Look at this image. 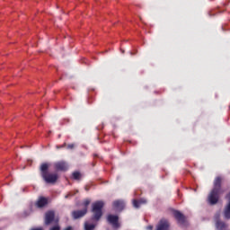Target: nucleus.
Wrapping results in <instances>:
<instances>
[{
    "instance_id": "1",
    "label": "nucleus",
    "mask_w": 230,
    "mask_h": 230,
    "mask_svg": "<svg viewBox=\"0 0 230 230\" xmlns=\"http://www.w3.org/2000/svg\"><path fill=\"white\" fill-rule=\"evenodd\" d=\"M222 193H224V190H222V178L217 177L214 181V188L208 198L211 206H215V204L218 202V199H220V195H222Z\"/></svg>"
},
{
    "instance_id": "2",
    "label": "nucleus",
    "mask_w": 230,
    "mask_h": 230,
    "mask_svg": "<svg viewBox=\"0 0 230 230\" xmlns=\"http://www.w3.org/2000/svg\"><path fill=\"white\" fill-rule=\"evenodd\" d=\"M49 169V164H42L40 165L41 177L45 181V182H47V184H55V182H57V181L58 180V174L48 172Z\"/></svg>"
},
{
    "instance_id": "3",
    "label": "nucleus",
    "mask_w": 230,
    "mask_h": 230,
    "mask_svg": "<svg viewBox=\"0 0 230 230\" xmlns=\"http://www.w3.org/2000/svg\"><path fill=\"white\" fill-rule=\"evenodd\" d=\"M105 203L102 200L95 201L93 203L92 211L93 213V220H100V218H102V216L103 215L102 209H103Z\"/></svg>"
},
{
    "instance_id": "4",
    "label": "nucleus",
    "mask_w": 230,
    "mask_h": 230,
    "mask_svg": "<svg viewBox=\"0 0 230 230\" xmlns=\"http://www.w3.org/2000/svg\"><path fill=\"white\" fill-rule=\"evenodd\" d=\"M172 215H173L174 218H176L179 225H181L182 226H186V217H184V215L182 213H181V211L174 210L172 212Z\"/></svg>"
},
{
    "instance_id": "5",
    "label": "nucleus",
    "mask_w": 230,
    "mask_h": 230,
    "mask_svg": "<svg viewBox=\"0 0 230 230\" xmlns=\"http://www.w3.org/2000/svg\"><path fill=\"white\" fill-rule=\"evenodd\" d=\"M216 220V227L218 230H224L227 227V225H226L224 222L220 221V212H217L215 216Z\"/></svg>"
},
{
    "instance_id": "6",
    "label": "nucleus",
    "mask_w": 230,
    "mask_h": 230,
    "mask_svg": "<svg viewBox=\"0 0 230 230\" xmlns=\"http://www.w3.org/2000/svg\"><path fill=\"white\" fill-rule=\"evenodd\" d=\"M107 220L110 224H111L114 229H118L119 227V223H118V220H119L118 216L110 215L108 216Z\"/></svg>"
},
{
    "instance_id": "7",
    "label": "nucleus",
    "mask_w": 230,
    "mask_h": 230,
    "mask_svg": "<svg viewBox=\"0 0 230 230\" xmlns=\"http://www.w3.org/2000/svg\"><path fill=\"white\" fill-rule=\"evenodd\" d=\"M156 230H170V223L166 219H161L156 226Z\"/></svg>"
},
{
    "instance_id": "8",
    "label": "nucleus",
    "mask_w": 230,
    "mask_h": 230,
    "mask_svg": "<svg viewBox=\"0 0 230 230\" xmlns=\"http://www.w3.org/2000/svg\"><path fill=\"white\" fill-rule=\"evenodd\" d=\"M87 215V208H84L83 210H75L72 212V217L75 220L78 218H82V217H85Z\"/></svg>"
},
{
    "instance_id": "9",
    "label": "nucleus",
    "mask_w": 230,
    "mask_h": 230,
    "mask_svg": "<svg viewBox=\"0 0 230 230\" xmlns=\"http://www.w3.org/2000/svg\"><path fill=\"white\" fill-rule=\"evenodd\" d=\"M55 220V212L54 211H49L45 215V225L49 226L51 222Z\"/></svg>"
},
{
    "instance_id": "10",
    "label": "nucleus",
    "mask_w": 230,
    "mask_h": 230,
    "mask_svg": "<svg viewBox=\"0 0 230 230\" xmlns=\"http://www.w3.org/2000/svg\"><path fill=\"white\" fill-rule=\"evenodd\" d=\"M55 168L59 172H66L69 168V165L66 162H58L55 164Z\"/></svg>"
},
{
    "instance_id": "11",
    "label": "nucleus",
    "mask_w": 230,
    "mask_h": 230,
    "mask_svg": "<svg viewBox=\"0 0 230 230\" xmlns=\"http://www.w3.org/2000/svg\"><path fill=\"white\" fill-rule=\"evenodd\" d=\"M226 199H228V204L225 208L224 211V217L226 220H229L230 218V192L227 194Z\"/></svg>"
},
{
    "instance_id": "12",
    "label": "nucleus",
    "mask_w": 230,
    "mask_h": 230,
    "mask_svg": "<svg viewBox=\"0 0 230 230\" xmlns=\"http://www.w3.org/2000/svg\"><path fill=\"white\" fill-rule=\"evenodd\" d=\"M113 208L116 211H122L123 208H125V202L122 200H116L113 202Z\"/></svg>"
},
{
    "instance_id": "13",
    "label": "nucleus",
    "mask_w": 230,
    "mask_h": 230,
    "mask_svg": "<svg viewBox=\"0 0 230 230\" xmlns=\"http://www.w3.org/2000/svg\"><path fill=\"white\" fill-rule=\"evenodd\" d=\"M141 204H146V199H141L140 200L133 199V206L136 208V209L139 208Z\"/></svg>"
},
{
    "instance_id": "14",
    "label": "nucleus",
    "mask_w": 230,
    "mask_h": 230,
    "mask_svg": "<svg viewBox=\"0 0 230 230\" xmlns=\"http://www.w3.org/2000/svg\"><path fill=\"white\" fill-rule=\"evenodd\" d=\"M48 204V199L46 198H40L38 202L36 203V206L38 208H44Z\"/></svg>"
},
{
    "instance_id": "15",
    "label": "nucleus",
    "mask_w": 230,
    "mask_h": 230,
    "mask_svg": "<svg viewBox=\"0 0 230 230\" xmlns=\"http://www.w3.org/2000/svg\"><path fill=\"white\" fill-rule=\"evenodd\" d=\"M96 227L94 224H89V223H84V229L85 230H93Z\"/></svg>"
},
{
    "instance_id": "16",
    "label": "nucleus",
    "mask_w": 230,
    "mask_h": 230,
    "mask_svg": "<svg viewBox=\"0 0 230 230\" xmlns=\"http://www.w3.org/2000/svg\"><path fill=\"white\" fill-rule=\"evenodd\" d=\"M80 177H82V174H80L79 172H75L73 173V179H75V181H78Z\"/></svg>"
},
{
    "instance_id": "17",
    "label": "nucleus",
    "mask_w": 230,
    "mask_h": 230,
    "mask_svg": "<svg viewBox=\"0 0 230 230\" xmlns=\"http://www.w3.org/2000/svg\"><path fill=\"white\" fill-rule=\"evenodd\" d=\"M91 204V199H85L83 203V205L84 206V209L87 210V206H89Z\"/></svg>"
},
{
    "instance_id": "18",
    "label": "nucleus",
    "mask_w": 230,
    "mask_h": 230,
    "mask_svg": "<svg viewBox=\"0 0 230 230\" xmlns=\"http://www.w3.org/2000/svg\"><path fill=\"white\" fill-rule=\"evenodd\" d=\"M76 193H78V190H76L75 193L70 192L67 195L65 196L66 199H69V197H73L74 195H75Z\"/></svg>"
},
{
    "instance_id": "19",
    "label": "nucleus",
    "mask_w": 230,
    "mask_h": 230,
    "mask_svg": "<svg viewBox=\"0 0 230 230\" xmlns=\"http://www.w3.org/2000/svg\"><path fill=\"white\" fill-rule=\"evenodd\" d=\"M67 148L73 149V148H75V145H74V144H69V145L67 146Z\"/></svg>"
},
{
    "instance_id": "20",
    "label": "nucleus",
    "mask_w": 230,
    "mask_h": 230,
    "mask_svg": "<svg viewBox=\"0 0 230 230\" xmlns=\"http://www.w3.org/2000/svg\"><path fill=\"white\" fill-rule=\"evenodd\" d=\"M146 229H147V230H152V229H154V226H149L146 227Z\"/></svg>"
},
{
    "instance_id": "21",
    "label": "nucleus",
    "mask_w": 230,
    "mask_h": 230,
    "mask_svg": "<svg viewBox=\"0 0 230 230\" xmlns=\"http://www.w3.org/2000/svg\"><path fill=\"white\" fill-rule=\"evenodd\" d=\"M64 230H73V227L68 226V227L65 228Z\"/></svg>"
},
{
    "instance_id": "22",
    "label": "nucleus",
    "mask_w": 230,
    "mask_h": 230,
    "mask_svg": "<svg viewBox=\"0 0 230 230\" xmlns=\"http://www.w3.org/2000/svg\"><path fill=\"white\" fill-rule=\"evenodd\" d=\"M58 219H56V223H58Z\"/></svg>"
}]
</instances>
